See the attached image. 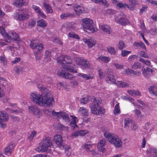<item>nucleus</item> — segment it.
Instances as JSON below:
<instances>
[{
	"instance_id": "nucleus-19",
	"label": "nucleus",
	"mask_w": 157,
	"mask_h": 157,
	"mask_svg": "<svg viewBox=\"0 0 157 157\" xmlns=\"http://www.w3.org/2000/svg\"><path fill=\"white\" fill-rule=\"evenodd\" d=\"M74 11L77 14H79L83 13L84 11V8L80 6L75 4L73 6Z\"/></svg>"
},
{
	"instance_id": "nucleus-61",
	"label": "nucleus",
	"mask_w": 157,
	"mask_h": 157,
	"mask_svg": "<svg viewBox=\"0 0 157 157\" xmlns=\"http://www.w3.org/2000/svg\"><path fill=\"white\" fill-rule=\"evenodd\" d=\"M99 74V77L100 78H103L104 77L103 75V73L102 72V70L101 69H99L98 71Z\"/></svg>"
},
{
	"instance_id": "nucleus-42",
	"label": "nucleus",
	"mask_w": 157,
	"mask_h": 157,
	"mask_svg": "<svg viewBox=\"0 0 157 157\" xmlns=\"http://www.w3.org/2000/svg\"><path fill=\"white\" fill-rule=\"evenodd\" d=\"M69 36L75 39H79V37L78 34L72 32H70L68 33Z\"/></svg>"
},
{
	"instance_id": "nucleus-23",
	"label": "nucleus",
	"mask_w": 157,
	"mask_h": 157,
	"mask_svg": "<svg viewBox=\"0 0 157 157\" xmlns=\"http://www.w3.org/2000/svg\"><path fill=\"white\" fill-rule=\"evenodd\" d=\"M141 70L143 75L145 77H147L148 75H149L153 71L152 69L148 67L142 68Z\"/></svg>"
},
{
	"instance_id": "nucleus-56",
	"label": "nucleus",
	"mask_w": 157,
	"mask_h": 157,
	"mask_svg": "<svg viewBox=\"0 0 157 157\" xmlns=\"http://www.w3.org/2000/svg\"><path fill=\"white\" fill-rule=\"evenodd\" d=\"M79 136H83L86 134L88 131L86 130H80L78 131Z\"/></svg>"
},
{
	"instance_id": "nucleus-8",
	"label": "nucleus",
	"mask_w": 157,
	"mask_h": 157,
	"mask_svg": "<svg viewBox=\"0 0 157 157\" xmlns=\"http://www.w3.org/2000/svg\"><path fill=\"white\" fill-rule=\"evenodd\" d=\"M125 15L121 13L115 18V21L122 25L125 26L129 23V20L126 18Z\"/></svg>"
},
{
	"instance_id": "nucleus-39",
	"label": "nucleus",
	"mask_w": 157,
	"mask_h": 157,
	"mask_svg": "<svg viewBox=\"0 0 157 157\" xmlns=\"http://www.w3.org/2000/svg\"><path fill=\"white\" fill-rule=\"evenodd\" d=\"M124 121V126L125 128H128L130 126L132 122L131 120H130L128 118H127L125 119Z\"/></svg>"
},
{
	"instance_id": "nucleus-41",
	"label": "nucleus",
	"mask_w": 157,
	"mask_h": 157,
	"mask_svg": "<svg viewBox=\"0 0 157 157\" xmlns=\"http://www.w3.org/2000/svg\"><path fill=\"white\" fill-rule=\"evenodd\" d=\"M0 63L3 64L4 66L6 65L7 64V60L4 55L0 56Z\"/></svg>"
},
{
	"instance_id": "nucleus-24",
	"label": "nucleus",
	"mask_w": 157,
	"mask_h": 157,
	"mask_svg": "<svg viewBox=\"0 0 157 157\" xmlns=\"http://www.w3.org/2000/svg\"><path fill=\"white\" fill-rule=\"evenodd\" d=\"M69 65H65L64 66L62 67L65 70L70 72L75 73H77V69L75 67L72 66H69Z\"/></svg>"
},
{
	"instance_id": "nucleus-63",
	"label": "nucleus",
	"mask_w": 157,
	"mask_h": 157,
	"mask_svg": "<svg viewBox=\"0 0 157 157\" xmlns=\"http://www.w3.org/2000/svg\"><path fill=\"white\" fill-rule=\"evenodd\" d=\"M114 65L117 69H123V66L121 64H118V63H114Z\"/></svg>"
},
{
	"instance_id": "nucleus-33",
	"label": "nucleus",
	"mask_w": 157,
	"mask_h": 157,
	"mask_svg": "<svg viewBox=\"0 0 157 157\" xmlns=\"http://www.w3.org/2000/svg\"><path fill=\"white\" fill-rule=\"evenodd\" d=\"M97 59L99 61L101 60L105 63H108L110 60L109 57H108L103 56L98 57L97 58Z\"/></svg>"
},
{
	"instance_id": "nucleus-18",
	"label": "nucleus",
	"mask_w": 157,
	"mask_h": 157,
	"mask_svg": "<svg viewBox=\"0 0 157 157\" xmlns=\"http://www.w3.org/2000/svg\"><path fill=\"white\" fill-rule=\"evenodd\" d=\"M77 75L86 80L91 79L94 77V75L91 74H86L82 73H78L77 74Z\"/></svg>"
},
{
	"instance_id": "nucleus-30",
	"label": "nucleus",
	"mask_w": 157,
	"mask_h": 157,
	"mask_svg": "<svg viewBox=\"0 0 157 157\" xmlns=\"http://www.w3.org/2000/svg\"><path fill=\"white\" fill-rule=\"evenodd\" d=\"M157 87L155 86L152 85L149 88V92L150 94H152L155 95H157Z\"/></svg>"
},
{
	"instance_id": "nucleus-12",
	"label": "nucleus",
	"mask_w": 157,
	"mask_h": 157,
	"mask_svg": "<svg viewBox=\"0 0 157 157\" xmlns=\"http://www.w3.org/2000/svg\"><path fill=\"white\" fill-rule=\"evenodd\" d=\"M15 147V146L12 144L10 143L8 144L3 149L4 153L8 156L11 155Z\"/></svg>"
},
{
	"instance_id": "nucleus-6",
	"label": "nucleus",
	"mask_w": 157,
	"mask_h": 157,
	"mask_svg": "<svg viewBox=\"0 0 157 157\" xmlns=\"http://www.w3.org/2000/svg\"><path fill=\"white\" fill-rule=\"evenodd\" d=\"M13 17L16 20L23 21L28 19L29 17V15L25 10L19 9L16 10Z\"/></svg>"
},
{
	"instance_id": "nucleus-51",
	"label": "nucleus",
	"mask_w": 157,
	"mask_h": 157,
	"mask_svg": "<svg viewBox=\"0 0 157 157\" xmlns=\"http://www.w3.org/2000/svg\"><path fill=\"white\" fill-rule=\"evenodd\" d=\"M89 101L87 97L83 98L80 100V103L82 104H85L87 103Z\"/></svg>"
},
{
	"instance_id": "nucleus-14",
	"label": "nucleus",
	"mask_w": 157,
	"mask_h": 157,
	"mask_svg": "<svg viewBox=\"0 0 157 157\" xmlns=\"http://www.w3.org/2000/svg\"><path fill=\"white\" fill-rule=\"evenodd\" d=\"M101 29L106 34H110L112 32L110 26L104 24L101 26Z\"/></svg>"
},
{
	"instance_id": "nucleus-57",
	"label": "nucleus",
	"mask_w": 157,
	"mask_h": 157,
	"mask_svg": "<svg viewBox=\"0 0 157 157\" xmlns=\"http://www.w3.org/2000/svg\"><path fill=\"white\" fill-rule=\"evenodd\" d=\"M6 32L5 28L3 26H0V34L2 36H5Z\"/></svg>"
},
{
	"instance_id": "nucleus-37",
	"label": "nucleus",
	"mask_w": 157,
	"mask_h": 157,
	"mask_svg": "<svg viewBox=\"0 0 157 157\" xmlns=\"http://www.w3.org/2000/svg\"><path fill=\"white\" fill-rule=\"evenodd\" d=\"M128 93L132 96H135V95L139 96L140 95V93L138 90L135 91L134 90H128Z\"/></svg>"
},
{
	"instance_id": "nucleus-55",
	"label": "nucleus",
	"mask_w": 157,
	"mask_h": 157,
	"mask_svg": "<svg viewBox=\"0 0 157 157\" xmlns=\"http://www.w3.org/2000/svg\"><path fill=\"white\" fill-rule=\"evenodd\" d=\"M126 4L123 2H119L117 3L116 5V6L120 8H125L126 7Z\"/></svg>"
},
{
	"instance_id": "nucleus-64",
	"label": "nucleus",
	"mask_w": 157,
	"mask_h": 157,
	"mask_svg": "<svg viewBox=\"0 0 157 157\" xmlns=\"http://www.w3.org/2000/svg\"><path fill=\"white\" fill-rule=\"evenodd\" d=\"M71 147L69 146H68L65 148V152L66 153L67 155H69L70 154L69 150L71 149Z\"/></svg>"
},
{
	"instance_id": "nucleus-49",
	"label": "nucleus",
	"mask_w": 157,
	"mask_h": 157,
	"mask_svg": "<svg viewBox=\"0 0 157 157\" xmlns=\"http://www.w3.org/2000/svg\"><path fill=\"white\" fill-rule=\"evenodd\" d=\"M37 134L36 132L32 131L30 135L28 137V139L29 141H31L33 139L34 136H35Z\"/></svg>"
},
{
	"instance_id": "nucleus-11",
	"label": "nucleus",
	"mask_w": 157,
	"mask_h": 157,
	"mask_svg": "<svg viewBox=\"0 0 157 157\" xmlns=\"http://www.w3.org/2000/svg\"><path fill=\"white\" fill-rule=\"evenodd\" d=\"M57 75L60 77L69 80L72 79L74 78V76L72 74L63 70L58 71Z\"/></svg>"
},
{
	"instance_id": "nucleus-59",
	"label": "nucleus",
	"mask_w": 157,
	"mask_h": 157,
	"mask_svg": "<svg viewBox=\"0 0 157 157\" xmlns=\"http://www.w3.org/2000/svg\"><path fill=\"white\" fill-rule=\"evenodd\" d=\"M92 146L91 145L89 144H85L83 145V147L87 151H90V148Z\"/></svg>"
},
{
	"instance_id": "nucleus-50",
	"label": "nucleus",
	"mask_w": 157,
	"mask_h": 157,
	"mask_svg": "<svg viewBox=\"0 0 157 157\" xmlns=\"http://www.w3.org/2000/svg\"><path fill=\"white\" fill-rule=\"evenodd\" d=\"M131 51L128 50H122L121 52V55L122 57H125L129 54L131 53Z\"/></svg>"
},
{
	"instance_id": "nucleus-3",
	"label": "nucleus",
	"mask_w": 157,
	"mask_h": 157,
	"mask_svg": "<svg viewBox=\"0 0 157 157\" xmlns=\"http://www.w3.org/2000/svg\"><path fill=\"white\" fill-rule=\"evenodd\" d=\"M104 135L109 142L114 145L115 147L121 148L122 147V142L117 136L108 132L105 133Z\"/></svg>"
},
{
	"instance_id": "nucleus-26",
	"label": "nucleus",
	"mask_w": 157,
	"mask_h": 157,
	"mask_svg": "<svg viewBox=\"0 0 157 157\" xmlns=\"http://www.w3.org/2000/svg\"><path fill=\"white\" fill-rule=\"evenodd\" d=\"M9 34L12 36V39L14 40L17 41H21V39L20 38L19 35L13 31H11L9 32Z\"/></svg>"
},
{
	"instance_id": "nucleus-2",
	"label": "nucleus",
	"mask_w": 157,
	"mask_h": 157,
	"mask_svg": "<svg viewBox=\"0 0 157 157\" xmlns=\"http://www.w3.org/2000/svg\"><path fill=\"white\" fill-rule=\"evenodd\" d=\"M101 101L94 98L93 102L90 104L92 113L97 115H101L105 113V111L101 106Z\"/></svg>"
},
{
	"instance_id": "nucleus-31",
	"label": "nucleus",
	"mask_w": 157,
	"mask_h": 157,
	"mask_svg": "<svg viewBox=\"0 0 157 157\" xmlns=\"http://www.w3.org/2000/svg\"><path fill=\"white\" fill-rule=\"evenodd\" d=\"M37 25L42 28H44L47 26L46 21L43 19L38 20L37 21Z\"/></svg>"
},
{
	"instance_id": "nucleus-7",
	"label": "nucleus",
	"mask_w": 157,
	"mask_h": 157,
	"mask_svg": "<svg viewBox=\"0 0 157 157\" xmlns=\"http://www.w3.org/2000/svg\"><path fill=\"white\" fill-rule=\"evenodd\" d=\"M35 41V40H32L30 44V46L34 50L35 49L37 50L36 53L35 54V55L36 59L38 60L40 59V57L39 56V54L40 53L44 48V44L42 43H40L37 45Z\"/></svg>"
},
{
	"instance_id": "nucleus-60",
	"label": "nucleus",
	"mask_w": 157,
	"mask_h": 157,
	"mask_svg": "<svg viewBox=\"0 0 157 157\" xmlns=\"http://www.w3.org/2000/svg\"><path fill=\"white\" fill-rule=\"evenodd\" d=\"M134 111L135 114L138 117H141L142 115L141 114V112L140 110L137 109H135Z\"/></svg>"
},
{
	"instance_id": "nucleus-17",
	"label": "nucleus",
	"mask_w": 157,
	"mask_h": 157,
	"mask_svg": "<svg viewBox=\"0 0 157 157\" xmlns=\"http://www.w3.org/2000/svg\"><path fill=\"white\" fill-rule=\"evenodd\" d=\"M156 150L155 148H149L147 150V155L150 157H157Z\"/></svg>"
},
{
	"instance_id": "nucleus-52",
	"label": "nucleus",
	"mask_w": 157,
	"mask_h": 157,
	"mask_svg": "<svg viewBox=\"0 0 157 157\" xmlns=\"http://www.w3.org/2000/svg\"><path fill=\"white\" fill-rule=\"evenodd\" d=\"M4 36L8 40L7 41V42H10L12 39V36L9 34V32L8 34L6 33Z\"/></svg>"
},
{
	"instance_id": "nucleus-20",
	"label": "nucleus",
	"mask_w": 157,
	"mask_h": 157,
	"mask_svg": "<svg viewBox=\"0 0 157 157\" xmlns=\"http://www.w3.org/2000/svg\"><path fill=\"white\" fill-rule=\"evenodd\" d=\"M83 41L86 43L89 47H92L96 44V41L92 39H88L86 38L83 39Z\"/></svg>"
},
{
	"instance_id": "nucleus-54",
	"label": "nucleus",
	"mask_w": 157,
	"mask_h": 157,
	"mask_svg": "<svg viewBox=\"0 0 157 157\" xmlns=\"http://www.w3.org/2000/svg\"><path fill=\"white\" fill-rule=\"evenodd\" d=\"M139 55L140 57H143L146 58H149V56L144 51H141L139 54Z\"/></svg>"
},
{
	"instance_id": "nucleus-25",
	"label": "nucleus",
	"mask_w": 157,
	"mask_h": 157,
	"mask_svg": "<svg viewBox=\"0 0 157 157\" xmlns=\"http://www.w3.org/2000/svg\"><path fill=\"white\" fill-rule=\"evenodd\" d=\"M80 114L84 118L86 117L88 115V110L84 107H80L79 109Z\"/></svg>"
},
{
	"instance_id": "nucleus-22",
	"label": "nucleus",
	"mask_w": 157,
	"mask_h": 157,
	"mask_svg": "<svg viewBox=\"0 0 157 157\" xmlns=\"http://www.w3.org/2000/svg\"><path fill=\"white\" fill-rule=\"evenodd\" d=\"M105 139H102L101 140L99 143L98 145V147L100 150V151L103 152L105 151V148L104 147L105 146Z\"/></svg>"
},
{
	"instance_id": "nucleus-29",
	"label": "nucleus",
	"mask_w": 157,
	"mask_h": 157,
	"mask_svg": "<svg viewBox=\"0 0 157 157\" xmlns=\"http://www.w3.org/2000/svg\"><path fill=\"white\" fill-rule=\"evenodd\" d=\"M115 85H116L119 87L122 88L125 87L129 86V84L128 83L119 81H117V82H116V83H115Z\"/></svg>"
},
{
	"instance_id": "nucleus-53",
	"label": "nucleus",
	"mask_w": 157,
	"mask_h": 157,
	"mask_svg": "<svg viewBox=\"0 0 157 157\" xmlns=\"http://www.w3.org/2000/svg\"><path fill=\"white\" fill-rule=\"evenodd\" d=\"M147 7L146 5H143L142 6V8L140 10V13L142 14L143 13L146 12L147 10Z\"/></svg>"
},
{
	"instance_id": "nucleus-16",
	"label": "nucleus",
	"mask_w": 157,
	"mask_h": 157,
	"mask_svg": "<svg viewBox=\"0 0 157 157\" xmlns=\"http://www.w3.org/2000/svg\"><path fill=\"white\" fill-rule=\"evenodd\" d=\"M13 4L17 7H21L23 6L27 5L28 2L26 0H15Z\"/></svg>"
},
{
	"instance_id": "nucleus-62",
	"label": "nucleus",
	"mask_w": 157,
	"mask_h": 157,
	"mask_svg": "<svg viewBox=\"0 0 157 157\" xmlns=\"http://www.w3.org/2000/svg\"><path fill=\"white\" fill-rule=\"evenodd\" d=\"M20 61V58L19 57H17L15 58L14 60L11 61V63L12 64L17 63L19 62Z\"/></svg>"
},
{
	"instance_id": "nucleus-36",
	"label": "nucleus",
	"mask_w": 157,
	"mask_h": 157,
	"mask_svg": "<svg viewBox=\"0 0 157 157\" xmlns=\"http://www.w3.org/2000/svg\"><path fill=\"white\" fill-rule=\"evenodd\" d=\"M44 60L45 61H49L50 60L51 53L48 50H46L44 53Z\"/></svg>"
},
{
	"instance_id": "nucleus-48",
	"label": "nucleus",
	"mask_w": 157,
	"mask_h": 157,
	"mask_svg": "<svg viewBox=\"0 0 157 157\" xmlns=\"http://www.w3.org/2000/svg\"><path fill=\"white\" fill-rule=\"evenodd\" d=\"M132 68L136 69L138 68H140L141 67V65L140 63L135 62L134 64L132 66Z\"/></svg>"
},
{
	"instance_id": "nucleus-44",
	"label": "nucleus",
	"mask_w": 157,
	"mask_h": 157,
	"mask_svg": "<svg viewBox=\"0 0 157 157\" xmlns=\"http://www.w3.org/2000/svg\"><path fill=\"white\" fill-rule=\"evenodd\" d=\"M7 85V82L5 79L2 77L0 78V86L5 87Z\"/></svg>"
},
{
	"instance_id": "nucleus-34",
	"label": "nucleus",
	"mask_w": 157,
	"mask_h": 157,
	"mask_svg": "<svg viewBox=\"0 0 157 157\" xmlns=\"http://www.w3.org/2000/svg\"><path fill=\"white\" fill-rule=\"evenodd\" d=\"M75 61L77 65L81 66L84 62V59L83 58L76 57L75 59Z\"/></svg>"
},
{
	"instance_id": "nucleus-46",
	"label": "nucleus",
	"mask_w": 157,
	"mask_h": 157,
	"mask_svg": "<svg viewBox=\"0 0 157 157\" xmlns=\"http://www.w3.org/2000/svg\"><path fill=\"white\" fill-rule=\"evenodd\" d=\"M81 66L82 67L85 68H88L90 67V65L87 60L84 59V62L82 63Z\"/></svg>"
},
{
	"instance_id": "nucleus-13",
	"label": "nucleus",
	"mask_w": 157,
	"mask_h": 157,
	"mask_svg": "<svg viewBox=\"0 0 157 157\" xmlns=\"http://www.w3.org/2000/svg\"><path fill=\"white\" fill-rule=\"evenodd\" d=\"M54 140L59 146H61L63 144V140L61 135L56 134L54 136Z\"/></svg>"
},
{
	"instance_id": "nucleus-32",
	"label": "nucleus",
	"mask_w": 157,
	"mask_h": 157,
	"mask_svg": "<svg viewBox=\"0 0 157 157\" xmlns=\"http://www.w3.org/2000/svg\"><path fill=\"white\" fill-rule=\"evenodd\" d=\"M60 116L66 122H69L70 121V119L69 115L67 114L65 112H62L61 113Z\"/></svg>"
},
{
	"instance_id": "nucleus-58",
	"label": "nucleus",
	"mask_w": 157,
	"mask_h": 157,
	"mask_svg": "<svg viewBox=\"0 0 157 157\" xmlns=\"http://www.w3.org/2000/svg\"><path fill=\"white\" fill-rule=\"evenodd\" d=\"M32 8L38 14L41 11L40 8L36 5H33Z\"/></svg>"
},
{
	"instance_id": "nucleus-21",
	"label": "nucleus",
	"mask_w": 157,
	"mask_h": 157,
	"mask_svg": "<svg viewBox=\"0 0 157 157\" xmlns=\"http://www.w3.org/2000/svg\"><path fill=\"white\" fill-rule=\"evenodd\" d=\"M9 115L4 112H0V121L7 122L9 121Z\"/></svg>"
},
{
	"instance_id": "nucleus-9",
	"label": "nucleus",
	"mask_w": 157,
	"mask_h": 157,
	"mask_svg": "<svg viewBox=\"0 0 157 157\" xmlns=\"http://www.w3.org/2000/svg\"><path fill=\"white\" fill-rule=\"evenodd\" d=\"M57 61L61 64L62 66L66 65H70L72 63V61L71 57L68 56H63L58 58Z\"/></svg>"
},
{
	"instance_id": "nucleus-43",
	"label": "nucleus",
	"mask_w": 157,
	"mask_h": 157,
	"mask_svg": "<svg viewBox=\"0 0 157 157\" xmlns=\"http://www.w3.org/2000/svg\"><path fill=\"white\" fill-rule=\"evenodd\" d=\"M7 111L9 112L10 113H22V111L21 109L17 110V109L13 110V109H11L10 108H7Z\"/></svg>"
},
{
	"instance_id": "nucleus-1",
	"label": "nucleus",
	"mask_w": 157,
	"mask_h": 157,
	"mask_svg": "<svg viewBox=\"0 0 157 157\" xmlns=\"http://www.w3.org/2000/svg\"><path fill=\"white\" fill-rule=\"evenodd\" d=\"M50 94L47 92L44 95L32 93L30 95V98L32 101L39 105L50 106L52 105L54 102V98L53 97H49Z\"/></svg>"
},
{
	"instance_id": "nucleus-27",
	"label": "nucleus",
	"mask_w": 157,
	"mask_h": 157,
	"mask_svg": "<svg viewBox=\"0 0 157 157\" xmlns=\"http://www.w3.org/2000/svg\"><path fill=\"white\" fill-rule=\"evenodd\" d=\"M71 117L72 118V120L69 123L71 127L73 129L75 127H78V125L76 124V117L73 115H71Z\"/></svg>"
},
{
	"instance_id": "nucleus-35",
	"label": "nucleus",
	"mask_w": 157,
	"mask_h": 157,
	"mask_svg": "<svg viewBox=\"0 0 157 157\" xmlns=\"http://www.w3.org/2000/svg\"><path fill=\"white\" fill-rule=\"evenodd\" d=\"M113 112L115 115H118L121 113V112L119 103H117L115 105Z\"/></svg>"
},
{
	"instance_id": "nucleus-4",
	"label": "nucleus",
	"mask_w": 157,
	"mask_h": 157,
	"mask_svg": "<svg viewBox=\"0 0 157 157\" xmlns=\"http://www.w3.org/2000/svg\"><path fill=\"white\" fill-rule=\"evenodd\" d=\"M82 26L84 30L86 32L91 33L96 31V28L93 21L89 18H84L82 19Z\"/></svg>"
},
{
	"instance_id": "nucleus-45",
	"label": "nucleus",
	"mask_w": 157,
	"mask_h": 157,
	"mask_svg": "<svg viewBox=\"0 0 157 157\" xmlns=\"http://www.w3.org/2000/svg\"><path fill=\"white\" fill-rule=\"evenodd\" d=\"M139 60L140 61L142 62L147 66H150L151 65V62L149 60H145L142 58H140V59Z\"/></svg>"
},
{
	"instance_id": "nucleus-38",
	"label": "nucleus",
	"mask_w": 157,
	"mask_h": 157,
	"mask_svg": "<svg viewBox=\"0 0 157 157\" xmlns=\"http://www.w3.org/2000/svg\"><path fill=\"white\" fill-rule=\"evenodd\" d=\"M73 15L70 13H63L61 14L60 15V18L62 19H66L68 17H72Z\"/></svg>"
},
{
	"instance_id": "nucleus-47",
	"label": "nucleus",
	"mask_w": 157,
	"mask_h": 157,
	"mask_svg": "<svg viewBox=\"0 0 157 157\" xmlns=\"http://www.w3.org/2000/svg\"><path fill=\"white\" fill-rule=\"evenodd\" d=\"M125 47V43L122 41H120L119 42L118 48L120 50H122Z\"/></svg>"
},
{
	"instance_id": "nucleus-15",
	"label": "nucleus",
	"mask_w": 157,
	"mask_h": 157,
	"mask_svg": "<svg viewBox=\"0 0 157 157\" xmlns=\"http://www.w3.org/2000/svg\"><path fill=\"white\" fill-rule=\"evenodd\" d=\"M106 82L109 84H114L116 83V81L114 78V76L112 74H108L105 78Z\"/></svg>"
},
{
	"instance_id": "nucleus-28",
	"label": "nucleus",
	"mask_w": 157,
	"mask_h": 157,
	"mask_svg": "<svg viewBox=\"0 0 157 157\" xmlns=\"http://www.w3.org/2000/svg\"><path fill=\"white\" fill-rule=\"evenodd\" d=\"M43 5L47 13H52L53 12V10L51 6L46 3H44Z\"/></svg>"
},
{
	"instance_id": "nucleus-10",
	"label": "nucleus",
	"mask_w": 157,
	"mask_h": 157,
	"mask_svg": "<svg viewBox=\"0 0 157 157\" xmlns=\"http://www.w3.org/2000/svg\"><path fill=\"white\" fill-rule=\"evenodd\" d=\"M28 109L29 111L34 115L36 117L40 118L42 115L40 109L37 106L31 105L28 107Z\"/></svg>"
},
{
	"instance_id": "nucleus-40",
	"label": "nucleus",
	"mask_w": 157,
	"mask_h": 157,
	"mask_svg": "<svg viewBox=\"0 0 157 157\" xmlns=\"http://www.w3.org/2000/svg\"><path fill=\"white\" fill-rule=\"evenodd\" d=\"M107 50L108 52L111 55H115L116 54V52L115 49L110 46L108 47L107 48Z\"/></svg>"
},
{
	"instance_id": "nucleus-5",
	"label": "nucleus",
	"mask_w": 157,
	"mask_h": 157,
	"mask_svg": "<svg viewBox=\"0 0 157 157\" xmlns=\"http://www.w3.org/2000/svg\"><path fill=\"white\" fill-rule=\"evenodd\" d=\"M52 146V141L49 137L43 139L40 143V146L38 147L36 151L38 152L47 151Z\"/></svg>"
}]
</instances>
